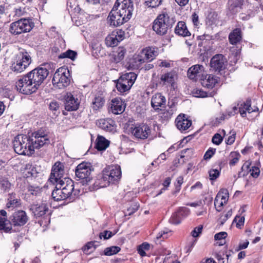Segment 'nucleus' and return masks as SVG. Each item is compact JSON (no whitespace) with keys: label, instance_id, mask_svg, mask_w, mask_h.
Listing matches in <instances>:
<instances>
[{"label":"nucleus","instance_id":"obj_1","mask_svg":"<svg viewBox=\"0 0 263 263\" xmlns=\"http://www.w3.org/2000/svg\"><path fill=\"white\" fill-rule=\"evenodd\" d=\"M47 66L48 67V65H45L44 67L36 68L24 76L16 83L17 90L26 95L36 91L49 74Z\"/></svg>","mask_w":263,"mask_h":263},{"label":"nucleus","instance_id":"obj_2","mask_svg":"<svg viewBox=\"0 0 263 263\" xmlns=\"http://www.w3.org/2000/svg\"><path fill=\"white\" fill-rule=\"evenodd\" d=\"M133 10L131 0H117L109 14L107 21L111 26H120L131 18Z\"/></svg>","mask_w":263,"mask_h":263},{"label":"nucleus","instance_id":"obj_3","mask_svg":"<svg viewBox=\"0 0 263 263\" xmlns=\"http://www.w3.org/2000/svg\"><path fill=\"white\" fill-rule=\"evenodd\" d=\"M121 178V170L119 165L108 166L103 169L102 176L96 182L100 187H104L110 183L115 184L119 182Z\"/></svg>","mask_w":263,"mask_h":263},{"label":"nucleus","instance_id":"obj_4","mask_svg":"<svg viewBox=\"0 0 263 263\" xmlns=\"http://www.w3.org/2000/svg\"><path fill=\"white\" fill-rule=\"evenodd\" d=\"M14 150L19 155L30 156L33 153L29 136L26 135L16 136L13 141Z\"/></svg>","mask_w":263,"mask_h":263},{"label":"nucleus","instance_id":"obj_5","mask_svg":"<svg viewBox=\"0 0 263 263\" xmlns=\"http://www.w3.org/2000/svg\"><path fill=\"white\" fill-rule=\"evenodd\" d=\"M174 23L173 19H171L167 13H162L159 14L154 21L153 29L157 34L163 35L166 33L168 28Z\"/></svg>","mask_w":263,"mask_h":263},{"label":"nucleus","instance_id":"obj_6","mask_svg":"<svg viewBox=\"0 0 263 263\" xmlns=\"http://www.w3.org/2000/svg\"><path fill=\"white\" fill-rule=\"evenodd\" d=\"M70 82V73L68 69L66 67L58 68L52 79L53 85L59 89H63L68 86Z\"/></svg>","mask_w":263,"mask_h":263},{"label":"nucleus","instance_id":"obj_7","mask_svg":"<svg viewBox=\"0 0 263 263\" xmlns=\"http://www.w3.org/2000/svg\"><path fill=\"white\" fill-rule=\"evenodd\" d=\"M33 23L29 19L21 18L10 24L9 31L14 35L29 32L33 27Z\"/></svg>","mask_w":263,"mask_h":263},{"label":"nucleus","instance_id":"obj_8","mask_svg":"<svg viewBox=\"0 0 263 263\" xmlns=\"http://www.w3.org/2000/svg\"><path fill=\"white\" fill-rule=\"evenodd\" d=\"M29 137L33 152L34 149H39L41 147L50 143L48 135L42 130L34 132Z\"/></svg>","mask_w":263,"mask_h":263},{"label":"nucleus","instance_id":"obj_9","mask_svg":"<svg viewBox=\"0 0 263 263\" xmlns=\"http://www.w3.org/2000/svg\"><path fill=\"white\" fill-rule=\"evenodd\" d=\"M91 172L89 164L83 162L77 166L76 170V176L78 180H81L83 185L87 184L91 180Z\"/></svg>","mask_w":263,"mask_h":263},{"label":"nucleus","instance_id":"obj_10","mask_svg":"<svg viewBox=\"0 0 263 263\" xmlns=\"http://www.w3.org/2000/svg\"><path fill=\"white\" fill-rule=\"evenodd\" d=\"M130 129L132 135L138 139L147 138L151 132L150 127L144 124L136 125L134 127H132Z\"/></svg>","mask_w":263,"mask_h":263},{"label":"nucleus","instance_id":"obj_11","mask_svg":"<svg viewBox=\"0 0 263 263\" xmlns=\"http://www.w3.org/2000/svg\"><path fill=\"white\" fill-rule=\"evenodd\" d=\"M64 165L60 162H57L52 167L49 181L53 184L58 182L60 180H63L62 178L64 174Z\"/></svg>","mask_w":263,"mask_h":263},{"label":"nucleus","instance_id":"obj_12","mask_svg":"<svg viewBox=\"0 0 263 263\" xmlns=\"http://www.w3.org/2000/svg\"><path fill=\"white\" fill-rule=\"evenodd\" d=\"M226 60L224 56L222 54H216L211 59L210 65L213 70L215 72H220L224 69L226 66Z\"/></svg>","mask_w":263,"mask_h":263},{"label":"nucleus","instance_id":"obj_13","mask_svg":"<svg viewBox=\"0 0 263 263\" xmlns=\"http://www.w3.org/2000/svg\"><path fill=\"white\" fill-rule=\"evenodd\" d=\"M28 220L26 213L23 210L14 212L11 218V224L14 226H22L25 224Z\"/></svg>","mask_w":263,"mask_h":263},{"label":"nucleus","instance_id":"obj_14","mask_svg":"<svg viewBox=\"0 0 263 263\" xmlns=\"http://www.w3.org/2000/svg\"><path fill=\"white\" fill-rule=\"evenodd\" d=\"M175 123L177 128L183 132L187 130L191 126L192 122L185 115L180 114L177 117Z\"/></svg>","mask_w":263,"mask_h":263},{"label":"nucleus","instance_id":"obj_15","mask_svg":"<svg viewBox=\"0 0 263 263\" xmlns=\"http://www.w3.org/2000/svg\"><path fill=\"white\" fill-rule=\"evenodd\" d=\"M61 185V189L67 198H70L72 196L74 190V183L72 180L67 178H64L57 182Z\"/></svg>","mask_w":263,"mask_h":263},{"label":"nucleus","instance_id":"obj_16","mask_svg":"<svg viewBox=\"0 0 263 263\" xmlns=\"http://www.w3.org/2000/svg\"><path fill=\"white\" fill-rule=\"evenodd\" d=\"M204 72V68L202 65L197 64L191 67L187 71L188 77L190 79L196 81L202 78Z\"/></svg>","mask_w":263,"mask_h":263},{"label":"nucleus","instance_id":"obj_17","mask_svg":"<svg viewBox=\"0 0 263 263\" xmlns=\"http://www.w3.org/2000/svg\"><path fill=\"white\" fill-rule=\"evenodd\" d=\"M80 101L71 93H68L65 97V108L68 111L76 110L79 106Z\"/></svg>","mask_w":263,"mask_h":263},{"label":"nucleus","instance_id":"obj_18","mask_svg":"<svg viewBox=\"0 0 263 263\" xmlns=\"http://www.w3.org/2000/svg\"><path fill=\"white\" fill-rule=\"evenodd\" d=\"M30 210L35 217H40L44 216L48 212V206L46 203H42L40 204L31 205Z\"/></svg>","mask_w":263,"mask_h":263},{"label":"nucleus","instance_id":"obj_19","mask_svg":"<svg viewBox=\"0 0 263 263\" xmlns=\"http://www.w3.org/2000/svg\"><path fill=\"white\" fill-rule=\"evenodd\" d=\"M111 112L116 115L122 113L125 108L124 102L119 98H116L111 100Z\"/></svg>","mask_w":263,"mask_h":263},{"label":"nucleus","instance_id":"obj_20","mask_svg":"<svg viewBox=\"0 0 263 263\" xmlns=\"http://www.w3.org/2000/svg\"><path fill=\"white\" fill-rule=\"evenodd\" d=\"M145 63L142 55L139 52L137 54H135L127 64V67L128 69H137L140 66Z\"/></svg>","mask_w":263,"mask_h":263},{"label":"nucleus","instance_id":"obj_21","mask_svg":"<svg viewBox=\"0 0 263 263\" xmlns=\"http://www.w3.org/2000/svg\"><path fill=\"white\" fill-rule=\"evenodd\" d=\"M165 97L161 93H157L152 97L151 105L155 110L159 109V107H164L165 106Z\"/></svg>","mask_w":263,"mask_h":263},{"label":"nucleus","instance_id":"obj_22","mask_svg":"<svg viewBox=\"0 0 263 263\" xmlns=\"http://www.w3.org/2000/svg\"><path fill=\"white\" fill-rule=\"evenodd\" d=\"M218 82V78L212 74H206L201 78V83L203 87L213 88Z\"/></svg>","mask_w":263,"mask_h":263},{"label":"nucleus","instance_id":"obj_23","mask_svg":"<svg viewBox=\"0 0 263 263\" xmlns=\"http://www.w3.org/2000/svg\"><path fill=\"white\" fill-rule=\"evenodd\" d=\"M176 79V75L175 73L170 72L161 75L160 83L163 85L173 86Z\"/></svg>","mask_w":263,"mask_h":263},{"label":"nucleus","instance_id":"obj_24","mask_svg":"<svg viewBox=\"0 0 263 263\" xmlns=\"http://www.w3.org/2000/svg\"><path fill=\"white\" fill-rule=\"evenodd\" d=\"M97 125L106 131L112 132L115 129V122L111 119H101L97 121Z\"/></svg>","mask_w":263,"mask_h":263},{"label":"nucleus","instance_id":"obj_25","mask_svg":"<svg viewBox=\"0 0 263 263\" xmlns=\"http://www.w3.org/2000/svg\"><path fill=\"white\" fill-rule=\"evenodd\" d=\"M238 109L239 112L242 117L246 116L247 111L250 114L252 112H257L258 111V108L257 107H252L251 106L250 100H247L246 102L241 104Z\"/></svg>","mask_w":263,"mask_h":263},{"label":"nucleus","instance_id":"obj_26","mask_svg":"<svg viewBox=\"0 0 263 263\" xmlns=\"http://www.w3.org/2000/svg\"><path fill=\"white\" fill-rule=\"evenodd\" d=\"M11 230V224L7 219V212L5 210L0 211V230L8 232Z\"/></svg>","mask_w":263,"mask_h":263},{"label":"nucleus","instance_id":"obj_27","mask_svg":"<svg viewBox=\"0 0 263 263\" xmlns=\"http://www.w3.org/2000/svg\"><path fill=\"white\" fill-rule=\"evenodd\" d=\"M137 78V74L135 72H128L122 75L118 79L120 82H123L126 85H129V89L134 84Z\"/></svg>","mask_w":263,"mask_h":263},{"label":"nucleus","instance_id":"obj_28","mask_svg":"<svg viewBox=\"0 0 263 263\" xmlns=\"http://www.w3.org/2000/svg\"><path fill=\"white\" fill-rule=\"evenodd\" d=\"M145 62L151 61L155 58L157 55V52L154 48L147 47L140 52Z\"/></svg>","mask_w":263,"mask_h":263},{"label":"nucleus","instance_id":"obj_29","mask_svg":"<svg viewBox=\"0 0 263 263\" xmlns=\"http://www.w3.org/2000/svg\"><path fill=\"white\" fill-rule=\"evenodd\" d=\"M175 32L176 34L182 36H188L191 35V33L189 31L184 22H179L175 27Z\"/></svg>","mask_w":263,"mask_h":263},{"label":"nucleus","instance_id":"obj_30","mask_svg":"<svg viewBox=\"0 0 263 263\" xmlns=\"http://www.w3.org/2000/svg\"><path fill=\"white\" fill-rule=\"evenodd\" d=\"M126 50L123 47H119L112 54L113 61L118 63L123 60L126 54Z\"/></svg>","mask_w":263,"mask_h":263},{"label":"nucleus","instance_id":"obj_31","mask_svg":"<svg viewBox=\"0 0 263 263\" xmlns=\"http://www.w3.org/2000/svg\"><path fill=\"white\" fill-rule=\"evenodd\" d=\"M21 205V200L20 199L16 198L15 194H9L6 204V206L8 208L13 209L15 208L19 207Z\"/></svg>","mask_w":263,"mask_h":263},{"label":"nucleus","instance_id":"obj_32","mask_svg":"<svg viewBox=\"0 0 263 263\" xmlns=\"http://www.w3.org/2000/svg\"><path fill=\"white\" fill-rule=\"evenodd\" d=\"M241 38V30L238 28L234 29L229 36V41L230 43L233 45H236L239 42Z\"/></svg>","mask_w":263,"mask_h":263},{"label":"nucleus","instance_id":"obj_33","mask_svg":"<svg viewBox=\"0 0 263 263\" xmlns=\"http://www.w3.org/2000/svg\"><path fill=\"white\" fill-rule=\"evenodd\" d=\"M55 183L56 189H55L52 193V198L56 201L62 200L67 199V197L65 194H64V192L61 189V185H59L57 183Z\"/></svg>","mask_w":263,"mask_h":263},{"label":"nucleus","instance_id":"obj_34","mask_svg":"<svg viewBox=\"0 0 263 263\" xmlns=\"http://www.w3.org/2000/svg\"><path fill=\"white\" fill-rule=\"evenodd\" d=\"M16 61L12 65V69L16 72H22L28 67V61L23 63L16 56Z\"/></svg>","mask_w":263,"mask_h":263},{"label":"nucleus","instance_id":"obj_35","mask_svg":"<svg viewBox=\"0 0 263 263\" xmlns=\"http://www.w3.org/2000/svg\"><path fill=\"white\" fill-rule=\"evenodd\" d=\"M243 0H229L228 4L229 10L232 13H235L241 9Z\"/></svg>","mask_w":263,"mask_h":263},{"label":"nucleus","instance_id":"obj_36","mask_svg":"<svg viewBox=\"0 0 263 263\" xmlns=\"http://www.w3.org/2000/svg\"><path fill=\"white\" fill-rule=\"evenodd\" d=\"M109 141L103 136H98L96 144V148L99 151H104L109 146Z\"/></svg>","mask_w":263,"mask_h":263},{"label":"nucleus","instance_id":"obj_37","mask_svg":"<svg viewBox=\"0 0 263 263\" xmlns=\"http://www.w3.org/2000/svg\"><path fill=\"white\" fill-rule=\"evenodd\" d=\"M16 55L17 58L20 59L21 62H22L23 63H24V62L26 63V61H28V66L30 65V64L31 62V56L30 55L29 53H28L24 50L20 51L16 54Z\"/></svg>","mask_w":263,"mask_h":263},{"label":"nucleus","instance_id":"obj_38","mask_svg":"<svg viewBox=\"0 0 263 263\" xmlns=\"http://www.w3.org/2000/svg\"><path fill=\"white\" fill-rule=\"evenodd\" d=\"M115 33H111L110 34L107 35L105 39V43L108 47H112L116 46L118 43V39L117 38V34Z\"/></svg>","mask_w":263,"mask_h":263},{"label":"nucleus","instance_id":"obj_39","mask_svg":"<svg viewBox=\"0 0 263 263\" xmlns=\"http://www.w3.org/2000/svg\"><path fill=\"white\" fill-rule=\"evenodd\" d=\"M104 102L105 100L102 97H96L92 102L91 107L93 110H97L103 106Z\"/></svg>","mask_w":263,"mask_h":263},{"label":"nucleus","instance_id":"obj_40","mask_svg":"<svg viewBox=\"0 0 263 263\" xmlns=\"http://www.w3.org/2000/svg\"><path fill=\"white\" fill-rule=\"evenodd\" d=\"M150 249V245L147 242H144L142 244L139 246L137 249L138 253L141 256L143 257L146 255V251H148Z\"/></svg>","mask_w":263,"mask_h":263},{"label":"nucleus","instance_id":"obj_41","mask_svg":"<svg viewBox=\"0 0 263 263\" xmlns=\"http://www.w3.org/2000/svg\"><path fill=\"white\" fill-rule=\"evenodd\" d=\"M121 249L117 246H111L105 249L104 251V254L107 256H111L118 253Z\"/></svg>","mask_w":263,"mask_h":263},{"label":"nucleus","instance_id":"obj_42","mask_svg":"<svg viewBox=\"0 0 263 263\" xmlns=\"http://www.w3.org/2000/svg\"><path fill=\"white\" fill-rule=\"evenodd\" d=\"M76 52L71 50H68L66 52L60 54L59 58L60 59L69 58L73 61L76 59Z\"/></svg>","mask_w":263,"mask_h":263},{"label":"nucleus","instance_id":"obj_43","mask_svg":"<svg viewBox=\"0 0 263 263\" xmlns=\"http://www.w3.org/2000/svg\"><path fill=\"white\" fill-rule=\"evenodd\" d=\"M193 93L195 97L197 98H204L207 97H211L212 93H208V92L201 90L196 89L193 91Z\"/></svg>","mask_w":263,"mask_h":263},{"label":"nucleus","instance_id":"obj_44","mask_svg":"<svg viewBox=\"0 0 263 263\" xmlns=\"http://www.w3.org/2000/svg\"><path fill=\"white\" fill-rule=\"evenodd\" d=\"M227 236V233L225 232H221L218 233H217L214 236V238L216 240H220L221 241L219 242V245L221 246L223 245V243L225 242L224 239Z\"/></svg>","mask_w":263,"mask_h":263},{"label":"nucleus","instance_id":"obj_45","mask_svg":"<svg viewBox=\"0 0 263 263\" xmlns=\"http://www.w3.org/2000/svg\"><path fill=\"white\" fill-rule=\"evenodd\" d=\"M240 157V155L238 153L235 152H231L230 154V157L231 159L229 162V164L230 165H234L238 162Z\"/></svg>","mask_w":263,"mask_h":263},{"label":"nucleus","instance_id":"obj_46","mask_svg":"<svg viewBox=\"0 0 263 263\" xmlns=\"http://www.w3.org/2000/svg\"><path fill=\"white\" fill-rule=\"evenodd\" d=\"M116 87L117 90L121 93H123L129 89V85L127 86L123 84V82H120L118 80L116 84Z\"/></svg>","mask_w":263,"mask_h":263},{"label":"nucleus","instance_id":"obj_47","mask_svg":"<svg viewBox=\"0 0 263 263\" xmlns=\"http://www.w3.org/2000/svg\"><path fill=\"white\" fill-rule=\"evenodd\" d=\"M217 196H220V198L223 200V202H227L229 199V192L228 190L226 189H221Z\"/></svg>","mask_w":263,"mask_h":263},{"label":"nucleus","instance_id":"obj_48","mask_svg":"<svg viewBox=\"0 0 263 263\" xmlns=\"http://www.w3.org/2000/svg\"><path fill=\"white\" fill-rule=\"evenodd\" d=\"M227 202H223V200L220 198V196H216L214 200V205L217 211H221V208Z\"/></svg>","mask_w":263,"mask_h":263},{"label":"nucleus","instance_id":"obj_49","mask_svg":"<svg viewBox=\"0 0 263 263\" xmlns=\"http://www.w3.org/2000/svg\"><path fill=\"white\" fill-rule=\"evenodd\" d=\"M181 218L180 217L177 212L173 213L170 218L169 221L172 224H177L180 223Z\"/></svg>","mask_w":263,"mask_h":263},{"label":"nucleus","instance_id":"obj_50","mask_svg":"<svg viewBox=\"0 0 263 263\" xmlns=\"http://www.w3.org/2000/svg\"><path fill=\"white\" fill-rule=\"evenodd\" d=\"M162 0H145V1L146 5L148 7L152 8L159 6Z\"/></svg>","mask_w":263,"mask_h":263},{"label":"nucleus","instance_id":"obj_51","mask_svg":"<svg viewBox=\"0 0 263 263\" xmlns=\"http://www.w3.org/2000/svg\"><path fill=\"white\" fill-rule=\"evenodd\" d=\"M49 108L50 110L53 112L54 114H56L57 112L59 113V104L56 101H52L50 103Z\"/></svg>","mask_w":263,"mask_h":263},{"label":"nucleus","instance_id":"obj_52","mask_svg":"<svg viewBox=\"0 0 263 263\" xmlns=\"http://www.w3.org/2000/svg\"><path fill=\"white\" fill-rule=\"evenodd\" d=\"M222 140L223 137L218 133L215 134L212 139L213 143L217 145H219L222 142Z\"/></svg>","mask_w":263,"mask_h":263},{"label":"nucleus","instance_id":"obj_53","mask_svg":"<svg viewBox=\"0 0 263 263\" xmlns=\"http://www.w3.org/2000/svg\"><path fill=\"white\" fill-rule=\"evenodd\" d=\"M244 222L245 217L243 216H237L233 220V222L236 223V227L238 228H240L242 226H243Z\"/></svg>","mask_w":263,"mask_h":263},{"label":"nucleus","instance_id":"obj_54","mask_svg":"<svg viewBox=\"0 0 263 263\" xmlns=\"http://www.w3.org/2000/svg\"><path fill=\"white\" fill-rule=\"evenodd\" d=\"M177 212L181 219L187 216L190 213V210L186 208H181Z\"/></svg>","mask_w":263,"mask_h":263},{"label":"nucleus","instance_id":"obj_55","mask_svg":"<svg viewBox=\"0 0 263 263\" xmlns=\"http://www.w3.org/2000/svg\"><path fill=\"white\" fill-rule=\"evenodd\" d=\"M249 5H250V8L252 7L256 11L259 8H261L262 6L260 3V0H253L252 2H247Z\"/></svg>","mask_w":263,"mask_h":263},{"label":"nucleus","instance_id":"obj_56","mask_svg":"<svg viewBox=\"0 0 263 263\" xmlns=\"http://www.w3.org/2000/svg\"><path fill=\"white\" fill-rule=\"evenodd\" d=\"M216 149L213 148H210L205 153L204 155V159L205 160L210 159L213 155L215 154Z\"/></svg>","mask_w":263,"mask_h":263},{"label":"nucleus","instance_id":"obj_57","mask_svg":"<svg viewBox=\"0 0 263 263\" xmlns=\"http://www.w3.org/2000/svg\"><path fill=\"white\" fill-rule=\"evenodd\" d=\"M224 255L221 254H217L216 255V258L217 259L218 263H228L229 259V255L227 254L226 256L227 257V262H226V260L224 257Z\"/></svg>","mask_w":263,"mask_h":263},{"label":"nucleus","instance_id":"obj_58","mask_svg":"<svg viewBox=\"0 0 263 263\" xmlns=\"http://www.w3.org/2000/svg\"><path fill=\"white\" fill-rule=\"evenodd\" d=\"M230 134H231V136H230L228 139L226 141V143L229 145L232 144L235 140V136L236 133L234 131H231Z\"/></svg>","mask_w":263,"mask_h":263},{"label":"nucleus","instance_id":"obj_59","mask_svg":"<svg viewBox=\"0 0 263 263\" xmlns=\"http://www.w3.org/2000/svg\"><path fill=\"white\" fill-rule=\"evenodd\" d=\"M219 175V172L217 170H212L209 171L210 179L215 180Z\"/></svg>","mask_w":263,"mask_h":263},{"label":"nucleus","instance_id":"obj_60","mask_svg":"<svg viewBox=\"0 0 263 263\" xmlns=\"http://www.w3.org/2000/svg\"><path fill=\"white\" fill-rule=\"evenodd\" d=\"M202 230V226H199L197 227H196L194 230L192 232V235L194 237H196L199 236V235L201 233Z\"/></svg>","mask_w":263,"mask_h":263},{"label":"nucleus","instance_id":"obj_61","mask_svg":"<svg viewBox=\"0 0 263 263\" xmlns=\"http://www.w3.org/2000/svg\"><path fill=\"white\" fill-rule=\"evenodd\" d=\"M113 235L111 232L109 231H105L100 234V238H104V239H107L110 238Z\"/></svg>","mask_w":263,"mask_h":263},{"label":"nucleus","instance_id":"obj_62","mask_svg":"<svg viewBox=\"0 0 263 263\" xmlns=\"http://www.w3.org/2000/svg\"><path fill=\"white\" fill-rule=\"evenodd\" d=\"M251 175L254 178H257L260 173L259 168L257 167H252V168L250 170Z\"/></svg>","mask_w":263,"mask_h":263},{"label":"nucleus","instance_id":"obj_63","mask_svg":"<svg viewBox=\"0 0 263 263\" xmlns=\"http://www.w3.org/2000/svg\"><path fill=\"white\" fill-rule=\"evenodd\" d=\"M192 21L194 25L197 26L199 24V16L198 14L194 12L192 15Z\"/></svg>","mask_w":263,"mask_h":263},{"label":"nucleus","instance_id":"obj_64","mask_svg":"<svg viewBox=\"0 0 263 263\" xmlns=\"http://www.w3.org/2000/svg\"><path fill=\"white\" fill-rule=\"evenodd\" d=\"M112 33H115V34H117V38L118 39V43L122 40H123L124 38V33L121 30H118V31H115L112 32Z\"/></svg>","mask_w":263,"mask_h":263}]
</instances>
